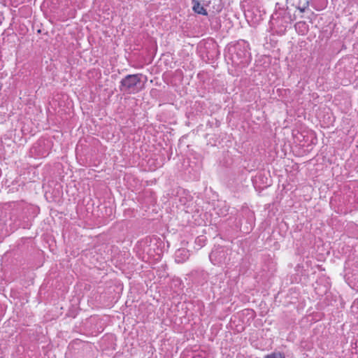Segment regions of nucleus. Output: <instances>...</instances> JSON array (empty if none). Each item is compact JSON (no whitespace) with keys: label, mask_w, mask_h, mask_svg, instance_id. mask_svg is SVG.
Instances as JSON below:
<instances>
[{"label":"nucleus","mask_w":358,"mask_h":358,"mask_svg":"<svg viewBox=\"0 0 358 358\" xmlns=\"http://www.w3.org/2000/svg\"><path fill=\"white\" fill-rule=\"evenodd\" d=\"M225 58L230 61L234 66L245 67L249 64L251 59L249 44L243 40L230 44L227 48Z\"/></svg>","instance_id":"f257e3e1"},{"label":"nucleus","mask_w":358,"mask_h":358,"mask_svg":"<svg viewBox=\"0 0 358 358\" xmlns=\"http://www.w3.org/2000/svg\"><path fill=\"white\" fill-rule=\"evenodd\" d=\"M292 21L289 13L285 10L275 11L271 16L270 24L273 31L278 35L285 34L287 27Z\"/></svg>","instance_id":"f03ea898"},{"label":"nucleus","mask_w":358,"mask_h":358,"mask_svg":"<svg viewBox=\"0 0 358 358\" xmlns=\"http://www.w3.org/2000/svg\"><path fill=\"white\" fill-rule=\"evenodd\" d=\"M142 74H130L126 76L120 81V91L128 93L135 94L140 90L138 85L141 81Z\"/></svg>","instance_id":"7ed1b4c3"},{"label":"nucleus","mask_w":358,"mask_h":358,"mask_svg":"<svg viewBox=\"0 0 358 358\" xmlns=\"http://www.w3.org/2000/svg\"><path fill=\"white\" fill-rule=\"evenodd\" d=\"M227 255V250L224 247L218 246L211 251L209 259L214 265L222 264L226 262Z\"/></svg>","instance_id":"20e7f679"},{"label":"nucleus","mask_w":358,"mask_h":358,"mask_svg":"<svg viewBox=\"0 0 358 358\" xmlns=\"http://www.w3.org/2000/svg\"><path fill=\"white\" fill-rule=\"evenodd\" d=\"M309 6V0H287V9L294 8L301 13H304Z\"/></svg>","instance_id":"39448f33"},{"label":"nucleus","mask_w":358,"mask_h":358,"mask_svg":"<svg viewBox=\"0 0 358 358\" xmlns=\"http://www.w3.org/2000/svg\"><path fill=\"white\" fill-rule=\"evenodd\" d=\"M189 251L186 248H179L175 252V261L178 264H182L189 257Z\"/></svg>","instance_id":"423d86ee"},{"label":"nucleus","mask_w":358,"mask_h":358,"mask_svg":"<svg viewBox=\"0 0 358 358\" xmlns=\"http://www.w3.org/2000/svg\"><path fill=\"white\" fill-rule=\"evenodd\" d=\"M193 10L195 13L203 15H206L208 14L203 6L199 1H194Z\"/></svg>","instance_id":"0eeeda50"},{"label":"nucleus","mask_w":358,"mask_h":358,"mask_svg":"<svg viewBox=\"0 0 358 358\" xmlns=\"http://www.w3.org/2000/svg\"><path fill=\"white\" fill-rule=\"evenodd\" d=\"M264 358H285V356L280 352H273L267 355Z\"/></svg>","instance_id":"6e6552de"},{"label":"nucleus","mask_w":358,"mask_h":358,"mask_svg":"<svg viewBox=\"0 0 358 358\" xmlns=\"http://www.w3.org/2000/svg\"><path fill=\"white\" fill-rule=\"evenodd\" d=\"M295 28L296 30L303 29V31H305L306 29V24L303 22H299L295 24Z\"/></svg>","instance_id":"1a4fd4ad"},{"label":"nucleus","mask_w":358,"mask_h":358,"mask_svg":"<svg viewBox=\"0 0 358 358\" xmlns=\"http://www.w3.org/2000/svg\"><path fill=\"white\" fill-rule=\"evenodd\" d=\"M264 178V176L262 173L257 174L255 178L253 180V182L255 185H256L258 182V180H262Z\"/></svg>","instance_id":"9d476101"},{"label":"nucleus","mask_w":358,"mask_h":358,"mask_svg":"<svg viewBox=\"0 0 358 358\" xmlns=\"http://www.w3.org/2000/svg\"><path fill=\"white\" fill-rule=\"evenodd\" d=\"M268 184L267 181H266L265 182V186H268Z\"/></svg>","instance_id":"9b49d317"},{"label":"nucleus","mask_w":358,"mask_h":358,"mask_svg":"<svg viewBox=\"0 0 358 358\" xmlns=\"http://www.w3.org/2000/svg\"><path fill=\"white\" fill-rule=\"evenodd\" d=\"M198 241H200V243H202V241H201V238H199V240H198Z\"/></svg>","instance_id":"f8f14e48"},{"label":"nucleus","mask_w":358,"mask_h":358,"mask_svg":"<svg viewBox=\"0 0 358 358\" xmlns=\"http://www.w3.org/2000/svg\"><path fill=\"white\" fill-rule=\"evenodd\" d=\"M198 241H200V243H202V241H201V238H199V240H198Z\"/></svg>","instance_id":"ddd939ff"}]
</instances>
